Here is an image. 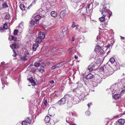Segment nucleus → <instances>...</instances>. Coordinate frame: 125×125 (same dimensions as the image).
<instances>
[{
    "mask_svg": "<svg viewBox=\"0 0 125 125\" xmlns=\"http://www.w3.org/2000/svg\"><path fill=\"white\" fill-rule=\"evenodd\" d=\"M110 7L109 5L108 4H105L103 6V8L100 10V12H102V14L103 15L102 16L99 18V20L101 22L104 21L105 20L106 17H108L109 19L110 17L112 14L111 11L109 10Z\"/></svg>",
    "mask_w": 125,
    "mask_h": 125,
    "instance_id": "1",
    "label": "nucleus"
},
{
    "mask_svg": "<svg viewBox=\"0 0 125 125\" xmlns=\"http://www.w3.org/2000/svg\"><path fill=\"white\" fill-rule=\"evenodd\" d=\"M70 97V95L68 94L65 95L64 97L62 98L58 102V104L59 105H62L64 104L66 100Z\"/></svg>",
    "mask_w": 125,
    "mask_h": 125,
    "instance_id": "2",
    "label": "nucleus"
},
{
    "mask_svg": "<svg viewBox=\"0 0 125 125\" xmlns=\"http://www.w3.org/2000/svg\"><path fill=\"white\" fill-rule=\"evenodd\" d=\"M113 70L111 67L109 66L105 69L104 72V75L106 77H108L112 74Z\"/></svg>",
    "mask_w": 125,
    "mask_h": 125,
    "instance_id": "3",
    "label": "nucleus"
},
{
    "mask_svg": "<svg viewBox=\"0 0 125 125\" xmlns=\"http://www.w3.org/2000/svg\"><path fill=\"white\" fill-rule=\"evenodd\" d=\"M102 81V79L99 76L96 77L94 79V81L93 83V86L96 87L97 85L98 84H100Z\"/></svg>",
    "mask_w": 125,
    "mask_h": 125,
    "instance_id": "4",
    "label": "nucleus"
},
{
    "mask_svg": "<svg viewBox=\"0 0 125 125\" xmlns=\"http://www.w3.org/2000/svg\"><path fill=\"white\" fill-rule=\"evenodd\" d=\"M68 9H66L62 11L61 12L60 14V18L62 19L66 14L68 13Z\"/></svg>",
    "mask_w": 125,
    "mask_h": 125,
    "instance_id": "5",
    "label": "nucleus"
},
{
    "mask_svg": "<svg viewBox=\"0 0 125 125\" xmlns=\"http://www.w3.org/2000/svg\"><path fill=\"white\" fill-rule=\"evenodd\" d=\"M20 44L19 42H15L14 43L12 44V45H10V47L12 49H14L20 47Z\"/></svg>",
    "mask_w": 125,
    "mask_h": 125,
    "instance_id": "6",
    "label": "nucleus"
},
{
    "mask_svg": "<svg viewBox=\"0 0 125 125\" xmlns=\"http://www.w3.org/2000/svg\"><path fill=\"white\" fill-rule=\"evenodd\" d=\"M38 12L42 18L45 17L46 16V12L41 8L40 9L38 10Z\"/></svg>",
    "mask_w": 125,
    "mask_h": 125,
    "instance_id": "7",
    "label": "nucleus"
},
{
    "mask_svg": "<svg viewBox=\"0 0 125 125\" xmlns=\"http://www.w3.org/2000/svg\"><path fill=\"white\" fill-rule=\"evenodd\" d=\"M87 9L86 7H83L81 9L80 11V13L82 15H84L86 13H87L88 15H90V13H88V11H87Z\"/></svg>",
    "mask_w": 125,
    "mask_h": 125,
    "instance_id": "8",
    "label": "nucleus"
},
{
    "mask_svg": "<svg viewBox=\"0 0 125 125\" xmlns=\"http://www.w3.org/2000/svg\"><path fill=\"white\" fill-rule=\"evenodd\" d=\"M73 103L74 104L78 103L81 100L79 97L75 96L73 98Z\"/></svg>",
    "mask_w": 125,
    "mask_h": 125,
    "instance_id": "9",
    "label": "nucleus"
},
{
    "mask_svg": "<svg viewBox=\"0 0 125 125\" xmlns=\"http://www.w3.org/2000/svg\"><path fill=\"white\" fill-rule=\"evenodd\" d=\"M117 85L114 84L111 87V88H110L109 89V90H112V89H113V91H112V92H112V93H113V92L114 93L115 91H116V90H117L118 87H117Z\"/></svg>",
    "mask_w": 125,
    "mask_h": 125,
    "instance_id": "10",
    "label": "nucleus"
},
{
    "mask_svg": "<svg viewBox=\"0 0 125 125\" xmlns=\"http://www.w3.org/2000/svg\"><path fill=\"white\" fill-rule=\"evenodd\" d=\"M82 90L78 88L77 87L75 88L73 90V91L74 92H75L79 95H80L81 93H82Z\"/></svg>",
    "mask_w": 125,
    "mask_h": 125,
    "instance_id": "11",
    "label": "nucleus"
},
{
    "mask_svg": "<svg viewBox=\"0 0 125 125\" xmlns=\"http://www.w3.org/2000/svg\"><path fill=\"white\" fill-rule=\"evenodd\" d=\"M24 55V56L23 57V59L24 60H26L28 59V58L30 57V55L29 53L27 52H25Z\"/></svg>",
    "mask_w": 125,
    "mask_h": 125,
    "instance_id": "12",
    "label": "nucleus"
},
{
    "mask_svg": "<svg viewBox=\"0 0 125 125\" xmlns=\"http://www.w3.org/2000/svg\"><path fill=\"white\" fill-rule=\"evenodd\" d=\"M38 36L42 39L44 38L45 37L44 33L42 32H40L38 33Z\"/></svg>",
    "mask_w": 125,
    "mask_h": 125,
    "instance_id": "13",
    "label": "nucleus"
},
{
    "mask_svg": "<svg viewBox=\"0 0 125 125\" xmlns=\"http://www.w3.org/2000/svg\"><path fill=\"white\" fill-rule=\"evenodd\" d=\"M94 77V75L91 73H89L87 75L86 77V79H92Z\"/></svg>",
    "mask_w": 125,
    "mask_h": 125,
    "instance_id": "14",
    "label": "nucleus"
},
{
    "mask_svg": "<svg viewBox=\"0 0 125 125\" xmlns=\"http://www.w3.org/2000/svg\"><path fill=\"white\" fill-rule=\"evenodd\" d=\"M118 123L123 125L125 123V120L124 119H121L118 120Z\"/></svg>",
    "mask_w": 125,
    "mask_h": 125,
    "instance_id": "15",
    "label": "nucleus"
},
{
    "mask_svg": "<svg viewBox=\"0 0 125 125\" xmlns=\"http://www.w3.org/2000/svg\"><path fill=\"white\" fill-rule=\"evenodd\" d=\"M80 95V96H79V98L81 99L80 100H84V97L85 96L84 93L82 92Z\"/></svg>",
    "mask_w": 125,
    "mask_h": 125,
    "instance_id": "16",
    "label": "nucleus"
},
{
    "mask_svg": "<svg viewBox=\"0 0 125 125\" xmlns=\"http://www.w3.org/2000/svg\"><path fill=\"white\" fill-rule=\"evenodd\" d=\"M39 46V45L38 44L35 43L33 44L32 47V49L34 51H36L37 48H38Z\"/></svg>",
    "mask_w": 125,
    "mask_h": 125,
    "instance_id": "17",
    "label": "nucleus"
},
{
    "mask_svg": "<svg viewBox=\"0 0 125 125\" xmlns=\"http://www.w3.org/2000/svg\"><path fill=\"white\" fill-rule=\"evenodd\" d=\"M57 13L54 11H52L51 13V15L52 16L55 17L57 16Z\"/></svg>",
    "mask_w": 125,
    "mask_h": 125,
    "instance_id": "18",
    "label": "nucleus"
},
{
    "mask_svg": "<svg viewBox=\"0 0 125 125\" xmlns=\"http://www.w3.org/2000/svg\"><path fill=\"white\" fill-rule=\"evenodd\" d=\"M29 80L30 82L31 83H33V84H32V86H34L35 85V83L32 78L31 77L29 78Z\"/></svg>",
    "mask_w": 125,
    "mask_h": 125,
    "instance_id": "19",
    "label": "nucleus"
},
{
    "mask_svg": "<svg viewBox=\"0 0 125 125\" xmlns=\"http://www.w3.org/2000/svg\"><path fill=\"white\" fill-rule=\"evenodd\" d=\"M35 41L38 43H40L42 42V39L38 36L35 39Z\"/></svg>",
    "mask_w": 125,
    "mask_h": 125,
    "instance_id": "20",
    "label": "nucleus"
},
{
    "mask_svg": "<svg viewBox=\"0 0 125 125\" xmlns=\"http://www.w3.org/2000/svg\"><path fill=\"white\" fill-rule=\"evenodd\" d=\"M50 117L49 116H47L45 118L44 121L46 123H48L50 122Z\"/></svg>",
    "mask_w": 125,
    "mask_h": 125,
    "instance_id": "21",
    "label": "nucleus"
},
{
    "mask_svg": "<svg viewBox=\"0 0 125 125\" xmlns=\"http://www.w3.org/2000/svg\"><path fill=\"white\" fill-rule=\"evenodd\" d=\"M64 65V63L63 62H61L58 63L56 64V66L57 68L60 67Z\"/></svg>",
    "mask_w": 125,
    "mask_h": 125,
    "instance_id": "22",
    "label": "nucleus"
},
{
    "mask_svg": "<svg viewBox=\"0 0 125 125\" xmlns=\"http://www.w3.org/2000/svg\"><path fill=\"white\" fill-rule=\"evenodd\" d=\"M33 16H34V19L36 21L39 20L40 19V18L41 17L40 15H37L35 16L33 15Z\"/></svg>",
    "mask_w": 125,
    "mask_h": 125,
    "instance_id": "23",
    "label": "nucleus"
},
{
    "mask_svg": "<svg viewBox=\"0 0 125 125\" xmlns=\"http://www.w3.org/2000/svg\"><path fill=\"white\" fill-rule=\"evenodd\" d=\"M78 83V85L77 88L80 89L82 90V89L83 88V85L82 84L80 83Z\"/></svg>",
    "mask_w": 125,
    "mask_h": 125,
    "instance_id": "24",
    "label": "nucleus"
},
{
    "mask_svg": "<svg viewBox=\"0 0 125 125\" xmlns=\"http://www.w3.org/2000/svg\"><path fill=\"white\" fill-rule=\"evenodd\" d=\"M120 97V94H115L114 96V98L115 99H119Z\"/></svg>",
    "mask_w": 125,
    "mask_h": 125,
    "instance_id": "25",
    "label": "nucleus"
},
{
    "mask_svg": "<svg viewBox=\"0 0 125 125\" xmlns=\"http://www.w3.org/2000/svg\"><path fill=\"white\" fill-rule=\"evenodd\" d=\"M100 46L98 45L96 46L94 49L95 51L97 52H98L97 51L100 50Z\"/></svg>",
    "mask_w": 125,
    "mask_h": 125,
    "instance_id": "26",
    "label": "nucleus"
},
{
    "mask_svg": "<svg viewBox=\"0 0 125 125\" xmlns=\"http://www.w3.org/2000/svg\"><path fill=\"white\" fill-rule=\"evenodd\" d=\"M20 7L21 10H25V6L23 4H21L20 5Z\"/></svg>",
    "mask_w": 125,
    "mask_h": 125,
    "instance_id": "27",
    "label": "nucleus"
},
{
    "mask_svg": "<svg viewBox=\"0 0 125 125\" xmlns=\"http://www.w3.org/2000/svg\"><path fill=\"white\" fill-rule=\"evenodd\" d=\"M27 122L28 123H30L31 122V117H28L26 119Z\"/></svg>",
    "mask_w": 125,
    "mask_h": 125,
    "instance_id": "28",
    "label": "nucleus"
},
{
    "mask_svg": "<svg viewBox=\"0 0 125 125\" xmlns=\"http://www.w3.org/2000/svg\"><path fill=\"white\" fill-rule=\"evenodd\" d=\"M106 68L107 67L106 66H104L103 67H101L100 68V69L101 71H103L104 72L105 69H106Z\"/></svg>",
    "mask_w": 125,
    "mask_h": 125,
    "instance_id": "29",
    "label": "nucleus"
},
{
    "mask_svg": "<svg viewBox=\"0 0 125 125\" xmlns=\"http://www.w3.org/2000/svg\"><path fill=\"white\" fill-rule=\"evenodd\" d=\"M115 61V60L114 58H111L109 62H110L112 64H113Z\"/></svg>",
    "mask_w": 125,
    "mask_h": 125,
    "instance_id": "30",
    "label": "nucleus"
},
{
    "mask_svg": "<svg viewBox=\"0 0 125 125\" xmlns=\"http://www.w3.org/2000/svg\"><path fill=\"white\" fill-rule=\"evenodd\" d=\"M107 23H104V24H102L100 25V27L102 28H104V27H106V25H107Z\"/></svg>",
    "mask_w": 125,
    "mask_h": 125,
    "instance_id": "31",
    "label": "nucleus"
},
{
    "mask_svg": "<svg viewBox=\"0 0 125 125\" xmlns=\"http://www.w3.org/2000/svg\"><path fill=\"white\" fill-rule=\"evenodd\" d=\"M5 18L7 20H9L10 19V15L9 14H6L5 17Z\"/></svg>",
    "mask_w": 125,
    "mask_h": 125,
    "instance_id": "32",
    "label": "nucleus"
},
{
    "mask_svg": "<svg viewBox=\"0 0 125 125\" xmlns=\"http://www.w3.org/2000/svg\"><path fill=\"white\" fill-rule=\"evenodd\" d=\"M3 7L4 8H8V6L6 3H4L2 5Z\"/></svg>",
    "mask_w": 125,
    "mask_h": 125,
    "instance_id": "33",
    "label": "nucleus"
},
{
    "mask_svg": "<svg viewBox=\"0 0 125 125\" xmlns=\"http://www.w3.org/2000/svg\"><path fill=\"white\" fill-rule=\"evenodd\" d=\"M3 28L5 29H8V27L7 26V25L6 24H5L3 27Z\"/></svg>",
    "mask_w": 125,
    "mask_h": 125,
    "instance_id": "34",
    "label": "nucleus"
},
{
    "mask_svg": "<svg viewBox=\"0 0 125 125\" xmlns=\"http://www.w3.org/2000/svg\"><path fill=\"white\" fill-rule=\"evenodd\" d=\"M40 65V64L39 62H35L34 63V65L37 67H39Z\"/></svg>",
    "mask_w": 125,
    "mask_h": 125,
    "instance_id": "35",
    "label": "nucleus"
},
{
    "mask_svg": "<svg viewBox=\"0 0 125 125\" xmlns=\"http://www.w3.org/2000/svg\"><path fill=\"white\" fill-rule=\"evenodd\" d=\"M35 23V21L33 20H31L30 22V25H31V26H32L34 25ZM30 26H31V25H30Z\"/></svg>",
    "mask_w": 125,
    "mask_h": 125,
    "instance_id": "36",
    "label": "nucleus"
},
{
    "mask_svg": "<svg viewBox=\"0 0 125 125\" xmlns=\"http://www.w3.org/2000/svg\"><path fill=\"white\" fill-rule=\"evenodd\" d=\"M99 4L98 2L95 1L93 5V6L95 8L96 6L98 5Z\"/></svg>",
    "mask_w": 125,
    "mask_h": 125,
    "instance_id": "37",
    "label": "nucleus"
},
{
    "mask_svg": "<svg viewBox=\"0 0 125 125\" xmlns=\"http://www.w3.org/2000/svg\"><path fill=\"white\" fill-rule=\"evenodd\" d=\"M13 36L11 35H10L9 36V39L11 41L13 40Z\"/></svg>",
    "mask_w": 125,
    "mask_h": 125,
    "instance_id": "38",
    "label": "nucleus"
},
{
    "mask_svg": "<svg viewBox=\"0 0 125 125\" xmlns=\"http://www.w3.org/2000/svg\"><path fill=\"white\" fill-rule=\"evenodd\" d=\"M88 69L90 71H92L93 69H94V68H93L92 67H90V65L88 66Z\"/></svg>",
    "mask_w": 125,
    "mask_h": 125,
    "instance_id": "39",
    "label": "nucleus"
},
{
    "mask_svg": "<svg viewBox=\"0 0 125 125\" xmlns=\"http://www.w3.org/2000/svg\"><path fill=\"white\" fill-rule=\"evenodd\" d=\"M18 30H15L14 31V35H17L18 34Z\"/></svg>",
    "mask_w": 125,
    "mask_h": 125,
    "instance_id": "40",
    "label": "nucleus"
},
{
    "mask_svg": "<svg viewBox=\"0 0 125 125\" xmlns=\"http://www.w3.org/2000/svg\"><path fill=\"white\" fill-rule=\"evenodd\" d=\"M95 64H94V63H92L91 64H90V67H92L93 68H94V69H95Z\"/></svg>",
    "mask_w": 125,
    "mask_h": 125,
    "instance_id": "41",
    "label": "nucleus"
},
{
    "mask_svg": "<svg viewBox=\"0 0 125 125\" xmlns=\"http://www.w3.org/2000/svg\"><path fill=\"white\" fill-rule=\"evenodd\" d=\"M76 26H77L75 24V22H73V24L72 26V27L73 28H74Z\"/></svg>",
    "mask_w": 125,
    "mask_h": 125,
    "instance_id": "42",
    "label": "nucleus"
},
{
    "mask_svg": "<svg viewBox=\"0 0 125 125\" xmlns=\"http://www.w3.org/2000/svg\"><path fill=\"white\" fill-rule=\"evenodd\" d=\"M13 40L15 42H18V41H19V39H18L17 37H15L13 36Z\"/></svg>",
    "mask_w": 125,
    "mask_h": 125,
    "instance_id": "43",
    "label": "nucleus"
},
{
    "mask_svg": "<svg viewBox=\"0 0 125 125\" xmlns=\"http://www.w3.org/2000/svg\"><path fill=\"white\" fill-rule=\"evenodd\" d=\"M85 113L87 115L89 116L90 114V112L89 111H86L85 112Z\"/></svg>",
    "mask_w": 125,
    "mask_h": 125,
    "instance_id": "44",
    "label": "nucleus"
},
{
    "mask_svg": "<svg viewBox=\"0 0 125 125\" xmlns=\"http://www.w3.org/2000/svg\"><path fill=\"white\" fill-rule=\"evenodd\" d=\"M27 123L26 121H23L22 122V125H26V123Z\"/></svg>",
    "mask_w": 125,
    "mask_h": 125,
    "instance_id": "45",
    "label": "nucleus"
},
{
    "mask_svg": "<svg viewBox=\"0 0 125 125\" xmlns=\"http://www.w3.org/2000/svg\"><path fill=\"white\" fill-rule=\"evenodd\" d=\"M76 29H77L78 30V31L79 32L80 31V30L81 29V27L80 26H78L76 28Z\"/></svg>",
    "mask_w": 125,
    "mask_h": 125,
    "instance_id": "46",
    "label": "nucleus"
},
{
    "mask_svg": "<svg viewBox=\"0 0 125 125\" xmlns=\"http://www.w3.org/2000/svg\"><path fill=\"white\" fill-rule=\"evenodd\" d=\"M73 48V47H72L69 49L68 50L67 52V53H69L72 50V49Z\"/></svg>",
    "mask_w": 125,
    "mask_h": 125,
    "instance_id": "47",
    "label": "nucleus"
},
{
    "mask_svg": "<svg viewBox=\"0 0 125 125\" xmlns=\"http://www.w3.org/2000/svg\"><path fill=\"white\" fill-rule=\"evenodd\" d=\"M57 68V66H56V64L55 65H54V66H52L51 67L52 70H53V69H55L56 68Z\"/></svg>",
    "mask_w": 125,
    "mask_h": 125,
    "instance_id": "48",
    "label": "nucleus"
},
{
    "mask_svg": "<svg viewBox=\"0 0 125 125\" xmlns=\"http://www.w3.org/2000/svg\"><path fill=\"white\" fill-rule=\"evenodd\" d=\"M83 37L82 36H79L78 38V40L80 41V40L81 41V39L82 38H83Z\"/></svg>",
    "mask_w": 125,
    "mask_h": 125,
    "instance_id": "49",
    "label": "nucleus"
},
{
    "mask_svg": "<svg viewBox=\"0 0 125 125\" xmlns=\"http://www.w3.org/2000/svg\"><path fill=\"white\" fill-rule=\"evenodd\" d=\"M13 51L14 52V54H13L12 56H16V53L15 52V51L13 49Z\"/></svg>",
    "mask_w": 125,
    "mask_h": 125,
    "instance_id": "50",
    "label": "nucleus"
},
{
    "mask_svg": "<svg viewBox=\"0 0 125 125\" xmlns=\"http://www.w3.org/2000/svg\"><path fill=\"white\" fill-rule=\"evenodd\" d=\"M43 103L44 104L45 106H47V100H45L43 102Z\"/></svg>",
    "mask_w": 125,
    "mask_h": 125,
    "instance_id": "51",
    "label": "nucleus"
},
{
    "mask_svg": "<svg viewBox=\"0 0 125 125\" xmlns=\"http://www.w3.org/2000/svg\"><path fill=\"white\" fill-rule=\"evenodd\" d=\"M90 5V4H88L87 6L86 7H86L87 8V9L88 10H89V9Z\"/></svg>",
    "mask_w": 125,
    "mask_h": 125,
    "instance_id": "52",
    "label": "nucleus"
},
{
    "mask_svg": "<svg viewBox=\"0 0 125 125\" xmlns=\"http://www.w3.org/2000/svg\"><path fill=\"white\" fill-rule=\"evenodd\" d=\"M39 72L42 73L44 72V71L43 69H41L39 70Z\"/></svg>",
    "mask_w": 125,
    "mask_h": 125,
    "instance_id": "53",
    "label": "nucleus"
},
{
    "mask_svg": "<svg viewBox=\"0 0 125 125\" xmlns=\"http://www.w3.org/2000/svg\"><path fill=\"white\" fill-rule=\"evenodd\" d=\"M125 92V90H122L120 93L121 94H123V93Z\"/></svg>",
    "mask_w": 125,
    "mask_h": 125,
    "instance_id": "54",
    "label": "nucleus"
},
{
    "mask_svg": "<svg viewBox=\"0 0 125 125\" xmlns=\"http://www.w3.org/2000/svg\"><path fill=\"white\" fill-rule=\"evenodd\" d=\"M72 116H75V112H73L71 113Z\"/></svg>",
    "mask_w": 125,
    "mask_h": 125,
    "instance_id": "55",
    "label": "nucleus"
},
{
    "mask_svg": "<svg viewBox=\"0 0 125 125\" xmlns=\"http://www.w3.org/2000/svg\"><path fill=\"white\" fill-rule=\"evenodd\" d=\"M36 1L35 0H34L31 3V4H34L36 3Z\"/></svg>",
    "mask_w": 125,
    "mask_h": 125,
    "instance_id": "56",
    "label": "nucleus"
},
{
    "mask_svg": "<svg viewBox=\"0 0 125 125\" xmlns=\"http://www.w3.org/2000/svg\"><path fill=\"white\" fill-rule=\"evenodd\" d=\"M74 40H75L74 37L73 36L72 37V42H73V41H74Z\"/></svg>",
    "mask_w": 125,
    "mask_h": 125,
    "instance_id": "57",
    "label": "nucleus"
},
{
    "mask_svg": "<svg viewBox=\"0 0 125 125\" xmlns=\"http://www.w3.org/2000/svg\"><path fill=\"white\" fill-rule=\"evenodd\" d=\"M104 51L103 49H101L100 51V53H102L104 52Z\"/></svg>",
    "mask_w": 125,
    "mask_h": 125,
    "instance_id": "58",
    "label": "nucleus"
},
{
    "mask_svg": "<svg viewBox=\"0 0 125 125\" xmlns=\"http://www.w3.org/2000/svg\"><path fill=\"white\" fill-rule=\"evenodd\" d=\"M5 63L4 62H2L1 63V65L0 66V67L1 66H3L4 65H4Z\"/></svg>",
    "mask_w": 125,
    "mask_h": 125,
    "instance_id": "59",
    "label": "nucleus"
},
{
    "mask_svg": "<svg viewBox=\"0 0 125 125\" xmlns=\"http://www.w3.org/2000/svg\"><path fill=\"white\" fill-rule=\"evenodd\" d=\"M50 83L51 84H53L54 83V82L53 80H52L50 81Z\"/></svg>",
    "mask_w": 125,
    "mask_h": 125,
    "instance_id": "60",
    "label": "nucleus"
},
{
    "mask_svg": "<svg viewBox=\"0 0 125 125\" xmlns=\"http://www.w3.org/2000/svg\"><path fill=\"white\" fill-rule=\"evenodd\" d=\"M91 104H91V103H90L88 104V105H88V107H89H89H90V105H91Z\"/></svg>",
    "mask_w": 125,
    "mask_h": 125,
    "instance_id": "61",
    "label": "nucleus"
},
{
    "mask_svg": "<svg viewBox=\"0 0 125 125\" xmlns=\"http://www.w3.org/2000/svg\"><path fill=\"white\" fill-rule=\"evenodd\" d=\"M74 58L76 59H77L78 58V57H77L76 55H74Z\"/></svg>",
    "mask_w": 125,
    "mask_h": 125,
    "instance_id": "62",
    "label": "nucleus"
},
{
    "mask_svg": "<svg viewBox=\"0 0 125 125\" xmlns=\"http://www.w3.org/2000/svg\"><path fill=\"white\" fill-rule=\"evenodd\" d=\"M3 28H2L1 27H0V30L1 31V30H3Z\"/></svg>",
    "mask_w": 125,
    "mask_h": 125,
    "instance_id": "63",
    "label": "nucleus"
},
{
    "mask_svg": "<svg viewBox=\"0 0 125 125\" xmlns=\"http://www.w3.org/2000/svg\"><path fill=\"white\" fill-rule=\"evenodd\" d=\"M110 52V51H109L107 52V54H108Z\"/></svg>",
    "mask_w": 125,
    "mask_h": 125,
    "instance_id": "64",
    "label": "nucleus"
}]
</instances>
